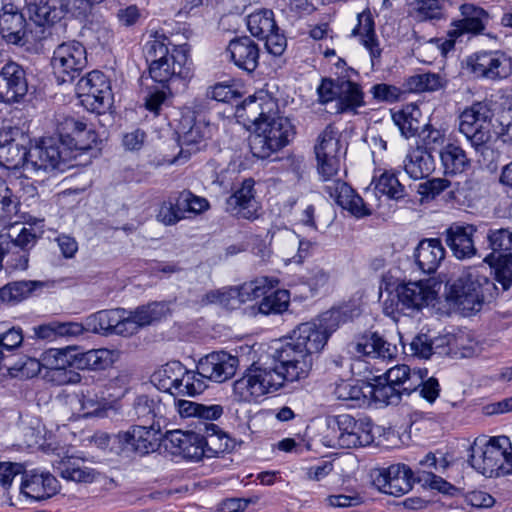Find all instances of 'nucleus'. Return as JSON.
I'll return each mask as SVG.
<instances>
[{
  "instance_id": "obj_50",
  "label": "nucleus",
  "mask_w": 512,
  "mask_h": 512,
  "mask_svg": "<svg viewBox=\"0 0 512 512\" xmlns=\"http://www.w3.org/2000/svg\"><path fill=\"white\" fill-rule=\"evenodd\" d=\"M133 410L139 420L146 425H153V420L157 416H162L164 406L159 400L150 398L147 395H139L136 397Z\"/></svg>"
},
{
  "instance_id": "obj_41",
  "label": "nucleus",
  "mask_w": 512,
  "mask_h": 512,
  "mask_svg": "<svg viewBox=\"0 0 512 512\" xmlns=\"http://www.w3.org/2000/svg\"><path fill=\"white\" fill-rule=\"evenodd\" d=\"M121 313H123V308L98 311L86 318L87 330L93 333L114 334Z\"/></svg>"
},
{
  "instance_id": "obj_7",
  "label": "nucleus",
  "mask_w": 512,
  "mask_h": 512,
  "mask_svg": "<svg viewBox=\"0 0 512 512\" xmlns=\"http://www.w3.org/2000/svg\"><path fill=\"white\" fill-rule=\"evenodd\" d=\"M152 382L159 390L175 396H195L206 388L196 372L187 370L179 361L168 362L155 371Z\"/></svg>"
},
{
  "instance_id": "obj_31",
  "label": "nucleus",
  "mask_w": 512,
  "mask_h": 512,
  "mask_svg": "<svg viewBox=\"0 0 512 512\" xmlns=\"http://www.w3.org/2000/svg\"><path fill=\"white\" fill-rule=\"evenodd\" d=\"M399 302L406 308L420 309L434 299L433 290L423 281L408 282L397 287Z\"/></svg>"
},
{
  "instance_id": "obj_40",
  "label": "nucleus",
  "mask_w": 512,
  "mask_h": 512,
  "mask_svg": "<svg viewBox=\"0 0 512 512\" xmlns=\"http://www.w3.org/2000/svg\"><path fill=\"white\" fill-rule=\"evenodd\" d=\"M420 373L421 369L411 371L407 365H396L386 371L385 379L409 395L417 389Z\"/></svg>"
},
{
  "instance_id": "obj_49",
  "label": "nucleus",
  "mask_w": 512,
  "mask_h": 512,
  "mask_svg": "<svg viewBox=\"0 0 512 512\" xmlns=\"http://www.w3.org/2000/svg\"><path fill=\"white\" fill-rule=\"evenodd\" d=\"M168 45L169 39L164 33H160L159 31L151 32L150 39L143 47V54L149 66L165 59L166 56L171 54Z\"/></svg>"
},
{
  "instance_id": "obj_46",
  "label": "nucleus",
  "mask_w": 512,
  "mask_h": 512,
  "mask_svg": "<svg viewBox=\"0 0 512 512\" xmlns=\"http://www.w3.org/2000/svg\"><path fill=\"white\" fill-rule=\"evenodd\" d=\"M247 27L250 33L259 39L274 32L277 25L274 13L269 9H262L251 13L247 18Z\"/></svg>"
},
{
  "instance_id": "obj_48",
  "label": "nucleus",
  "mask_w": 512,
  "mask_h": 512,
  "mask_svg": "<svg viewBox=\"0 0 512 512\" xmlns=\"http://www.w3.org/2000/svg\"><path fill=\"white\" fill-rule=\"evenodd\" d=\"M373 183L375 191L389 199L397 201L405 197V188L394 172L383 171L379 176H374Z\"/></svg>"
},
{
  "instance_id": "obj_10",
  "label": "nucleus",
  "mask_w": 512,
  "mask_h": 512,
  "mask_svg": "<svg viewBox=\"0 0 512 512\" xmlns=\"http://www.w3.org/2000/svg\"><path fill=\"white\" fill-rule=\"evenodd\" d=\"M493 112L486 102H476L459 115V131L476 148L483 147L491 138Z\"/></svg>"
},
{
  "instance_id": "obj_6",
  "label": "nucleus",
  "mask_w": 512,
  "mask_h": 512,
  "mask_svg": "<svg viewBox=\"0 0 512 512\" xmlns=\"http://www.w3.org/2000/svg\"><path fill=\"white\" fill-rule=\"evenodd\" d=\"M281 381L282 378L271 367L254 363L233 383L232 396L237 402H257L264 395L279 390Z\"/></svg>"
},
{
  "instance_id": "obj_43",
  "label": "nucleus",
  "mask_w": 512,
  "mask_h": 512,
  "mask_svg": "<svg viewBox=\"0 0 512 512\" xmlns=\"http://www.w3.org/2000/svg\"><path fill=\"white\" fill-rule=\"evenodd\" d=\"M488 245L492 252L484 258L488 264L494 263L497 256L512 255V231L501 228L490 230L487 235Z\"/></svg>"
},
{
  "instance_id": "obj_22",
  "label": "nucleus",
  "mask_w": 512,
  "mask_h": 512,
  "mask_svg": "<svg viewBox=\"0 0 512 512\" xmlns=\"http://www.w3.org/2000/svg\"><path fill=\"white\" fill-rule=\"evenodd\" d=\"M254 180L245 179L241 187L226 200V210L238 217L252 220L258 217L259 203L254 195Z\"/></svg>"
},
{
  "instance_id": "obj_59",
  "label": "nucleus",
  "mask_w": 512,
  "mask_h": 512,
  "mask_svg": "<svg viewBox=\"0 0 512 512\" xmlns=\"http://www.w3.org/2000/svg\"><path fill=\"white\" fill-rule=\"evenodd\" d=\"M495 268L496 278L506 290L512 285V255L497 256L494 263L489 264Z\"/></svg>"
},
{
  "instance_id": "obj_27",
  "label": "nucleus",
  "mask_w": 512,
  "mask_h": 512,
  "mask_svg": "<svg viewBox=\"0 0 512 512\" xmlns=\"http://www.w3.org/2000/svg\"><path fill=\"white\" fill-rule=\"evenodd\" d=\"M460 12L462 19L452 23L451 29L448 31L450 38L455 40L464 33L478 34L484 30V21L488 17L484 9L473 4H463L460 6Z\"/></svg>"
},
{
  "instance_id": "obj_3",
  "label": "nucleus",
  "mask_w": 512,
  "mask_h": 512,
  "mask_svg": "<svg viewBox=\"0 0 512 512\" xmlns=\"http://www.w3.org/2000/svg\"><path fill=\"white\" fill-rule=\"evenodd\" d=\"M483 266L465 269L457 280L451 284L447 300L464 316L481 310L486 294L496 289L494 283L484 273Z\"/></svg>"
},
{
  "instance_id": "obj_9",
  "label": "nucleus",
  "mask_w": 512,
  "mask_h": 512,
  "mask_svg": "<svg viewBox=\"0 0 512 512\" xmlns=\"http://www.w3.org/2000/svg\"><path fill=\"white\" fill-rule=\"evenodd\" d=\"M87 66V52L84 45L76 40L59 44L53 51L51 67L58 83H70Z\"/></svg>"
},
{
  "instance_id": "obj_52",
  "label": "nucleus",
  "mask_w": 512,
  "mask_h": 512,
  "mask_svg": "<svg viewBox=\"0 0 512 512\" xmlns=\"http://www.w3.org/2000/svg\"><path fill=\"white\" fill-rule=\"evenodd\" d=\"M156 218L166 226H172L184 218L182 204L179 195H171L163 201L158 209Z\"/></svg>"
},
{
  "instance_id": "obj_56",
  "label": "nucleus",
  "mask_w": 512,
  "mask_h": 512,
  "mask_svg": "<svg viewBox=\"0 0 512 512\" xmlns=\"http://www.w3.org/2000/svg\"><path fill=\"white\" fill-rule=\"evenodd\" d=\"M206 435L203 436V442L206 453L212 455L223 453L229 448L228 438L218 431V427L214 424H206Z\"/></svg>"
},
{
  "instance_id": "obj_37",
  "label": "nucleus",
  "mask_w": 512,
  "mask_h": 512,
  "mask_svg": "<svg viewBox=\"0 0 512 512\" xmlns=\"http://www.w3.org/2000/svg\"><path fill=\"white\" fill-rule=\"evenodd\" d=\"M268 280H273L270 286L267 287L265 293L259 304V312L265 315L282 313L288 308L290 301V294L287 290L277 289L273 290L279 283L276 278L267 277Z\"/></svg>"
},
{
  "instance_id": "obj_42",
  "label": "nucleus",
  "mask_w": 512,
  "mask_h": 512,
  "mask_svg": "<svg viewBox=\"0 0 512 512\" xmlns=\"http://www.w3.org/2000/svg\"><path fill=\"white\" fill-rule=\"evenodd\" d=\"M421 110L415 104H408L393 113L392 118L401 134L406 138L415 136L420 129Z\"/></svg>"
},
{
  "instance_id": "obj_57",
  "label": "nucleus",
  "mask_w": 512,
  "mask_h": 512,
  "mask_svg": "<svg viewBox=\"0 0 512 512\" xmlns=\"http://www.w3.org/2000/svg\"><path fill=\"white\" fill-rule=\"evenodd\" d=\"M348 321V315L340 309H332L324 312L321 316L314 320L317 327L325 332L326 338L338 329V327Z\"/></svg>"
},
{
  "instance_id": "obj_28",
  "label": "nucleus",
  "mask_w": 512,
  "mask_h": 512,
  "mask_svg": "<svg viewBox=\"0 0 512 512\" xmlns=\"http://www.w3.org/2000/svg\"><path fill=\"white\" fill-rule=\"evenodd\" d=\"M227 53L238 68L247 72H253L258 66L259 48L248 36L231 40Z\"/></svg>"
},
{
  "instance_id": "obj_58",
  "label": "nucleus",
  "mask_w": 512,
  "mask_h": 512,
  "mask_svg": "<svg viewBox=\"0 0 512 512\" xmlns=\"http://www.w3.org/2000/svg\"><path fill=\"white\" fill-rule=\"evenodd\" d=\"M403 393L404 392L399 387H396L388 381L384 384L379 383L374 385L371 390L373 400L384 405L398 404Z\"/></svg>"
},
{
  "instance_id": "obj_35",
  "label": "nucleus",
  "mask_w": 512,
  "mask_h": 512,
  "mask_svg": "<svg viewBox=\"0 0 512 512\" xmlns=\"http://www.w3.org/2000/svg\"><path fill=\"white\" fill-rule=\"evenodd\" d=\"M291 339L305 347L311 355L320 352L328 341L325 332L321 331L314 321L301 323L293 331Z\"/></svg>"
},
{
  "instance_id": "obj_54",
  "label": "nucleus",
  "mask_w": 512,
  "mask_h": 512,
  "mask_svg": "<svg viewBox=\"0 0 512 512\" xmlns=\"http://www.w3.org/2000/svg\"><path fill=\"white\" fill-rule=\"evenodd\" d=\"M67 162H21V166L15 165L14 169H22V176L29 179L41 177L44 174H56L57 171H64L62 165Z\"/></svg>"
},
{
  "instance_id": "obj_33",
  "label": "nucleus",
  "mask_w": 512,
  "mask_h": 512,
  "mask_svg": "<svg viewBox=\"0 0 512 512\" xmlns=\"http://www.w3.org/2000/svg\"><path fill=\"white\" fill-rule=\"evenodd\" d=\"M41 368H43L41 358L21 356L16 360L14 354L6 355L0 351V372L6 371L13 377L32 378L41 371Z\"/></svg>"
},
{
  "instance_id": "obj_62",
  "label": "nucleus",
  "mask_w": 512,
  "mask_h": 512,
  "mask_svg": "<svg viewBox=\"0 0 512 512\" xmlns=\"http://www.w3.org/2000/svg\"><path fill=\"white\" fill-rule=\"evenodd\" d=\"M432 338L427 334H419L413 338L409 345L412 356L428 359L432 356Z\"/></svg>"
},
{
  "instance_id": "obj_17",
  "label": "nucleus",
  "mask_w": 512,
  "mask_h": 512,
  "mask_svg": "<svg viewBox=\"0 0 512 512\" xmlns=\"http://www.w3.org/2000/svg\"><path fill=\"white\" fill-rule=\"evenodd\" d=\"M190 72L186 46L175 47L165 59L149 66L151 78L161 84L176 77L187 78L190 76Z\"/></svg>"
},
{
  "instance_id": "obj_55",
  "label": "nucleus",
  "mask_w": 512,
  "mask_h": 512,
  "mask_svg": "<svg viewBox=\"0 0 512 512\" xmlns=\"http://www.w3.org/2000/svg\"><path fill=\"white\" fill-rule=\"evenodd\" d=\"M275 359L278 363H291L295 360H313V355L305 347L291 339L276 350Z\"/></svg>"
},
{
  "instance_id": "obj_14",
  "label": "nucleus",
  "mask_w": 512,
  "mask_h": 512,
  "mask_svg": "<svg viewBox=\"0 0 512 512\" xmlns=\"http://www.w3.org/2000/svg\"><path fill=\"white\" fill-rule=\"evenodd\" d=\"M0 34L7 43L25 45L40 40L43 36L34 35L27 29L24 16L13 4H6L0 14Z\"/></svg>"
},
{
  "instance_id": "obj_32",
  "label": "nucleus",
  "mask_w": 512,
  "mask_h": 512,
  "mask_svg": "<svg viewBox=\"0 0 512 512\" xmlns=\"http://www.w3.org/2000/svg\"><path fill=\"white\" fill-rule=\"evenodd\" d=\"M119 358L117 350L106 348L91 349L86 352H76V369L78 370H105L112 366Z\"/></svg>"
},
{
  "instance_id": "obj_23",
  "label": "nucleus",
  "mask_w": 512,
  "mask_h": 512,
  "mask_svg": "<svg viewBox=\"0 0 512 512\" xmlns=\"http://www.w3.org/2000/svg\"><path fill=\"white\" fill-rule=\"evenodd\" d=\"M326 192L343 209L357 218L369 216L371 209L364 200L346 182L336 180L326 186Z\"/></svg>"
},
{
  "instance_id": "obj_45",
  "label": "nucleus",
  "mask_w": 512,
  "mask_h": 512,
  "mask_svg": "<svg viewBox=\"0 0 512 512\" xmlns=\"http://www.w3.org/2000/svg\"><path fill=\"white\" fill-rule=\"evenodd\" d=\"M80 412L83 417H89L101 410L105 405L104 392L101 386L83 388L77 395Z\"/></svg>"
},
{
  "instance_id": "obj_63",
  "label": "nucleus",
  "mask_w": 512,
  "mask_h": 512,
  "mask_svg": "<svg viewBox=\"0 0 512 512\" xmlns=\"http://www.w3.org/2000/svg\"><path fill=\"white\" fill-rule=\"evenodd\" d=\"M341 77L336 79L325 78L321 81L317 88L319 102L326 104L338 99V87L340 85Z\"/></svg>"
},
{
  "instance_id": "obj_29",
  "label": "nucleus",
  "mask_w": 512,
  "mask_h": 512,
  "mask_svg": "<svg viewBox=\"0 0 512 512\" xmlns=\"http://www.w3.org/2000/svg\"><path fill=\"white\" fill-rule=\"evenodd\" d=\"M445 248L436 238L423 239L415 249V259L419 268L427 274L434 273L445 258Z\"/></svg>"
},
{
  "instance_id": "obj_19",
  "label": "nucleus",
  "mask_w": 512,
  "mask_h": 512,
  "mask_svg": "<svg viewBox=\"0 0 512 512\" xmlns=\"http://www.w3.org/2000/svg\"><path fill=\"white\" fill-rule=\"evenodd\" d=\"M414 483L413 472L405 464H394L381 470L374 478L379 491L395 497L408 493Z\"/></svg>"
},
{
  "instance_id": "obj_60",
  "label": "nucleus",
  "mask_w": 512,
  "mask_h": 512,
  "mask_svg": "<svg viewBox=\"0 0 512 512\" xmlns=\"http://www.w3.org/2000/svg\"><path fill=\"white\" fill-rule=\"evenodd\" d=\"M44 379L54 385L76 384L81 380L80 374L69 368L45 369Z\"/></svg>"
},
{
  "instance_id": "obj_36",
  "label": "nucleus",
  "mask_w": 512,
  "mask_h": 512,
  "mask_svg": "<svg viewBox=\"0 0 512 512\" xmlns=\"http://www.w3.org/2000/svg\"><path fill=\"white\" fill-rule=\"evenodd\" d=\"M28 11L30 20L37 27L54 24L63 18L59 0H35Z\"/></svg>"
},
{
  "instance_id": "obj_44",
  "label": "nucleus",
  "mask_w": 512,
  "mask_h": 512,
  "mask_svg": "<svg viewBox=\"0 0 512 512\" xmlns=\"http://www.w3.org/2000/svg\"><path fill=\"white\" fill-rule=\"evenodd\" d=\"M313 365V360H295L291 363H278L274 370L281 378V387L284 382L301 381L308 377Z\"/></svg>"
},
{
  "instance_id": "obj_15",
  "label": "nucleus",
  "mask_w": 512,
  "mask_h": 512,
  "mask_svg": "<svg viewBox=\"0 0 512 512\" xmlns=\"http://www.w3.org/2000/svg\"><path fill=\"white\" fill-rule=\"evenodd\" d=\"M238 365L236 356L224 351L212 352L199 360L196 375L203 381L222 383L234 376Z\"/></svg>"
},
{
  "instance_id": "obj_16",
  "label": "nucleus",
  "mask_w": 512,
  "mask_h": 512,
  "mask_svg": "<svg viewBox=\"0 0 512 512\" xmlns=\"http://www.w3.org/2000/svg\"><path fill=\"white\" fill-rule=\"evenodd\" d=\"M60 490L58 480L48 471L33 469L21 477L19 493L31 501H42L56 495Z\"/></svg>"
},
{
  "instance_id": "obj_18",
  "label": "nucleus",
  "mask_w": 512,
  "mask_h": 512,
  "mask_svg": "<svg viewBox=\"0 0 512 512\" xmlns=\"http://www.w3.org/2000/svg\"><path fill=\"white\" fill-rule=\"evenodd\" d=\"M28 92V81L24 68L9 61L0 69V101L19 103Z\"/></svg>"
},
{
  "instance_id": "obj_21",
  "label": "nucleus",
  "mask_w": 512,
  "mask_h": 512,
  "mask_svg": "<svg viewBox=\"0 0 512 512\" xmlns=\"http://www.w3.org/2000/svg\"><path fill=\"white\" fill-rule=\"evenodd\" d=\"M477 228L472 224H452L445 231V242L459 260L470 259L477 254L473 236Z\"/></svg>"
},
{
  "instance_id": "obj_12",
  "label": "nucleus",
  "mask_w": 512,
  "mask_h": 512,
  "mask_svg": "<svg viewBox=\"0 0 512 512\" xmlns=\"http://www.w3.org/2000/svg\"><path fill=\"white\" fill-rule=\"evenodd\" d=\"M76 94L89 111L100 113L109 105L110 85L105 75L97 70L89 72L76 84Z\"/></svg>"
},
{
  "instance_id": "obj_51",
  "label": "nucleus",
  "mask_w": 512,
  "mask_h": 512,
  "mask_svg": "<svg viewBox=\"0 0 512 512\" xmlns=\"http://www.w3.org/2000/svg\"><path fill=\"white\" fill-rule=\"evenodd\" d=\"M37 241V236L33 232V229L23 227L17 237L12 241V245L14 247H19L22 251L19 255L18 259L7 260V263L10 264L15 269L24 270L28 266V254L27 250L32 248Z\"/></svg>"
},
{
  "instance_id": "obj_11",
  "label": "nucleus",
  "mask_w": 512,
  "mask_h": 512,
  "mask_svg": "<svg viewBox=\"0 0 512 512\" xmlns=\"http://www.w3.org/2000/svg\"><path fill=\"white\" fill-rule=\"evenodd\" d=\"M271 283L273 280H268L267 276L258 277L239 287L211 291L206 294V300L208 303L219 304L227 309H236L243 303L260 298Z\"/></svg>"
},
{
  "instance_id": "obj_4",
  "label": "nucleus",
  "mask_w": 512,
  "mask_h": 512,
  "mask_svg": "<svg viewBox=\"0 0 512 512\" xmlns=\"http://www.w3.org/2000/svg\"><path fill=\"white\" fill-rule=\"evenodd\" d=\"M470 464L492 478L512 475V445L508 437H478L471 445Z\"/></svg>"
},
{
  "instance_id": "obj_30",
  "label": "nucleus",
  "mask_w": 512,
  "mask_h": 512,
  "mask_svg": "<svg viewBox=\"0 0 512 512\" xmlns=\"http://www.w3.org/2000/svg\"><path fill=\"white\" fill-rule=\"evenodd\" d=\"M365 105L364 92L361 86L349 79L341 77L338 87V99L336 102V113H358V109Z\"/></svg>"
},
{
  "instance_id": "obj_5",
  "label": "nucleus",
  "mask_w": 512,
  "mask_h": 512,
  "mask_svg": "<svg viewBox=\"0 0 512 512\" xmlns=\"http://www.w3.org/2000/svg\"><path fill=\"white\" fill-rule=\"evenodd\" d=\"M374 440L369 421L356 420L349 414H340L327 419L323 443L330 448H357L367 446Z\"/></svg>"
},
{
  "instance_id": "obj_61",
  "label": "nucleus",
  "mask_w": 512,
  "mask_h": 512,
  "mask_svg": "<svg viewBox=\"0 0 512 512\" xmlns=\"http://www.w3.org/2000/svg\"><path fill=\"white\" fill-rule=\"evenodd\" d=\"M178 195L184 213H201L209 208V203L205 198L196 196L190 191H182Z\"/></svg>"
},
{
  "instance_id": "obj_13",
  "label": "nucleus",
  "mask_w": 512,
  "mask_h": 512,
  "mask_svg": "<svg viewBox=\"0 0 512 512\" xmlns=\"http://www.w3.org/2000/svg\"><path fill=\"white\" fill-rule=\"evenodd\" d=\"M466 64L475 77L491 80L506 78L512 72V59L499 51L475 53L467 58Z\"/></svg>"
},
{
  "instance_id": "obj_25",
  "label": "nucleus",
  "mask_w": 512,
  "mask_h": 512,
  "mask_svg": "<svg viewBox=\"0 0 512 512\" xmlns=\"http://www.w3.org/2000/svg\"><path fill=\"white\" fill-rule=\"evenodd\" d=\"M54 470L65 480L76 483H93L99 473L78 457L65 456L53 462Z\"/></svg>"
},
{
  "instance_id": "obj_8",
  "label": "nucleus",
  "mask_w": 512,
  "mask_h": 512,
  "mask_svg": "<svg viewBox=\"0 0 512 512\" xmlns=\"http://www.w3.org/2000/svg\"><path fill=\"white\" fill-rule=\"evenodd\" d=\"M213 126L203 114L187 112L180 121L179 154L173 160L190 158L206 147Z\"/></svg>"
},
{
  "instance_id": "obj_47",
  "label": "nucleus",
  "mask_w": 512,
  "mask_h": 512,
  "mask_svg": "<svg viewBox=\"0 0 512 512\" xmlns=\"http://www.w3.org/2000/svg\"><path fill=\"white\" fill-rule=\"evenodd\" d=\"M448 356L453 358H470L481 352L479 343L470 333L460 332L452 334Z\"/></svg>"
},
{
  "instance_id": "obj_53",
  "label": "nucleus",
  "mask_w": 512,
  "mask_h": 512,
  "mask_svg": "<svg viewBox=\"0 0 512 512\" xmlns=\"http://www.w3.org/2000/svg\"><path fill=\"white\" fill-rule=\"evenodd\" d=\"M446 80L437 73H423L411 76L407 81V87L413 92H433L443 88Z\"/></svg>"
},
{
  "instance_id": "obj_1",
  "label": "nucleus",
  "mask_w": 512,
  "mask_h": 512,
  "mask_svg": "<svg viewBox=\"0 0 512 512\" xmlns=\"http://www.w3.org/2000/svg\"><path fill=\"white\" fill-rule=\"evenodd\" d=\"M276 108V102L268 95L249 97L244 101L247 117L255 125L250 149L258 159H266L281 150L294 136L291 121L279 115Z\"/></svg>"
},
{
  "instance_id": "obj_34",
  "label": "nucleus",
  "mask_w": 512,
  "mask_h": 512,
  "mask_svg": "<svg viewBox=\"0 0 512 512\" xmlns=\"http://www.w3.org/2000/svg\"><path fill=\"white\" fill-rule=\"evenodd\" d=\"M316 160H339L345 157L347 148L337 136L332 126H327L317 138L314 147Z\"/></svg>"
},
{
  "instance_id": "obj_24",
  "label": "nucleus",
  "mask_w": 512,
  "mask_h": 512,
  "mask_svg": "<svg viewBox=\"0 0 512 512\" xmlns=\"http://www.w3.org/2000/svg\"><path fill=\"white\" fill-rule=\"evenodd\" d=\"M352 351L358 356L391 360L397 356L396 345L387 342L377 333L365 334L351 343Z\"/></svg>"
},
{
  "instance_id": "obj_39",
  "label": "nucleus",
  "mask_w": 512,
  "mask_h": 512,
  "mask_svg": "<svg viewBox=\"0 0 512 512\" xmlns=\"http://www.w3.org/2000/svg\"><path fill=\"white\" fill-rule=\"evenodd\" d=\"M76 346L63 348H50L41 355V363L44 369L75 368L76 369Z\"/></svg>"
},
{
  "instance_id": "obj_2",
  "label": "nucleus",
  "mask_w": 512,
  "mask_h": 512,
  "mask_svg": "<svg viewBox=\"0 0 512 512\" xmlns=\"http://www.w3.org/2000/svg\"><path fill=\"white\" fill-rule=\"evenodd\" d=\"M60 139L43 137L31 145L22 160H68L83 156L93 150L96 133L87 129L85 123L74 118H65L60 124Z\"/></svg>"
},
{
  "instance_id": "obj_64",
  "label": "nucleus",
  "mask_w": 512,
  "mask_h": 512,
  "mask_svg": "<svg viewBox=\"0 0 512 512\" xmlns=\"http://www.w3.org/2000/svg\"><path fill=\"white\" fill-rule=\"evenodd\" d=\"M330 273L322 267H313L310 269L307 277V284L313 292H318L328 287Z\"/></svg>"
},
{
  "instance_id": "obj_20",
  "label": "nucleus",
  "mask_w": 512,
  "mask_h": 512,
  "mask_svg": "<svg viewBox=\"0 0 512 512\" xmlns=\"http://www.w3.org/2000/svg\"><path fill=\"white\" fill-rule=\"evenodd\" d=\"M156 430L153 425H135L129 430L115 436L121 451L148 454L155 450L157 444Z\"/></svg>"
},
{
  "instance_id": "obj_38",
  "label": "nucleus",
  "mask_w": 512,
  "mask_h": 512,
  "mask_svg": "<svg viewBox=\"0 0 512 512\" xmlns=\"http://www.w3.org/2000/svg\"><path fill=\"white\" fill-rule=\"evenodd\" d=\"M47 286V282L36 280L10 282L0 288V300L6 303H18L29 297L34 291Z\"/></svg>"
},
{
  "instance_id": "obj_26",
  "label": "nucleus",
  "mask_w": 512,
  "mask_h": 512,
  "mask_svg": "<svg viewBox=\"0 0 512 512\" xmlns=\"http://www.w3.org/2000/svg\"><path fill=\"white\" fill-rule=\"evenodd\" d=\"M352 35L359 37L361 44L368 50L372 67L378 65L382 50L376 37L374 19L369 9L357 15V25L352 30Z\"/></svg>"
}]
</instances>
